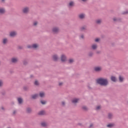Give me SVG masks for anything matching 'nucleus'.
<instances>
[{
  "mask_svg": "<svg viewBox=\"0 0 128 128\" xmlns=\"http://www.w3.org/2000/svg\"><path fill=\"white\" fill-rule=\"evenodd\" d=\"M69 6H74V2H70L69 4Z\"/></svg>",
  "mask_w": 128,
  "mask_h": 128,
  "instance_id": "nucleus-25",
  "label": "nucleus"
},
{
  "mask_svg": "<svg viewBox=\"0 0 128 128\" xmlns=\"http://www.w3.org/2000/svg\"><path fill=\"white\" fill-rule=\"evenodd\" d=\"M41 126H44V127H46V122H43L41 124Z\"/></svg>",
  "mask_w": 128,
  "mask_h": 128,
  "instance_id": "nucleus-23",
  "label": "nucleus"
},
{
  "mask_svg": "<svg viewBox=\"0 0 128 128\" xmlns=\"http://www.w3.org/2000/svg\"><path fill=\"white\" fill-rule=\"evenodd\" d=\"M85 16L86 14H81L78 15V18H80V20H84Z\"/></svg>",
  "mask_w": 128,
  "mask_h": 128,
  "instance_id": "nucleus-4",
  "label": "nucleus"
},
{
  "mask_svg": "<svg viewBox=\"0 0 128 128\" xmlns=\"http://www.w3.org/2000/svg\"><path fill=\"white\" fill-rule=\"evenodd\" d=\"M34 84L36 86H38V80H36L34 82Z\"/></svg>",
  "mask_w": 128,
  "mask_h": 128,
  "instance_id": "nucleus-29",
  "label": "nucleus"
},
{
  "mask_svg": "<svg viewBox=\"0 0 128 128\" xmlns=\"http://www.w3.org/2000/svg\"><path fill=\"white\" fill-rule=\"evenodd\" d=\"M92 54H94V53L91 52L89 53L88 56H92Z\"/></svg>",
  "mask_w": 128,
  "mask_h": 128,
  "instance_id": "nucleus-31",
  "label": "nucleus"
},
{
  "mask_svg": "<svg viewBox=\"0 0 128 128\" xmlns=\"http://www.w3.org/2000/svg\"><path fill=\"white\" fill-rule=\"evenodd\" d=\"M53 32L56 34V32H58V28H54L52 29Z\"/></svg>",
  "mask_w": 128,
  "mask_h": 128,
  "instance_id": "nucleus-10",
  "label": "nucleus"
},
{
  "mask_svg": "<svg viewBox=\"0 0 128 128\" xmlns=\"http://www.w3.org/2000/svg\"><path fill=\"white\" fill-rule=\"evenodd\" d=\"M100 106H98L96 108V110H100Z\"/></svg>",
  "mask_w": 128,
  "mask_h": 128,
  "instance_id": "nucleus-33",
  "label": "nucleus"
},
{
  "mask_svg": "<svg viewBox=\"0 0 128 128\" xmlns=\"http://www.w3.org/2000/svg\"><path fill=\"white\" fill-rule=\"evenodd\" d=\"M2 86V81L0 80V86Z\"/></svg>",
  "mask_w": 128,
  "mask_h": 128,
  "instance_id": "nucleus-38",
  "label": "nucleus"
},
{
  "mask_svg": "<svg viewBox=\"0 0 128 128\" xmlns=\"http://www.w3.org/2000/svg\"><path fill=\"white\" fill-rule=\"evenodd\" d=\"M86 30V27L84 26H83V27H82L81 28H80V30Z\"/></svg>",
  "mask_w": 128,
  "mask_h": 128,
  "instance_id": "nucleus-32",
  "label": "nucleus"
},
{
  "mask_svg": "<svg viewBox=\"0 0 128 128\" xmlns=\"http://www.w3.org/2000/svg\"><path fill=\"white\" fill-rule=\"evenodd\" d=\"M62 106H64L66 104V103L64 102H62Z\"/></svg>",
  "mask_w": 128,
  "mask_h": 128,
  "instance_id": "nucleus-42",
  "label": "nucleus"
},
{
  "mask_svg": "<svg viewBox=\"0 0 128 128\" xmlns=\"http://www.w3.org/2000/svg\"><path fill=\"white\" fill-rule=\"evenodd\" d=\"M38 46V44H33L32 45H28L27 48H36Z\"/></svg>",
  "mask_w": 128,
  "mask_h": 128,
  "instance_id": "nucleus-2",
  "label": "nucleus"
},
{
  "mask_svg": "<svg viewBox=\"0 0 128 128\" xmlns=\"http://www.w3.org/2000/svg\"><path fill=\"white\" fill-rule=\"evenodd\" d=\"M66 56L62 55L61 56L62 62H66Z\"/></svg>",
  "mask_w": 128,
  "mask_h": 128,
  "instance_id": "nucleus-8",
  "label": "nucleus"
},
{
  "mask_svg": "<svg viewBox=\"0 0 128 128\" xmlns=\"http://www.w3.org/2000/svg\"><path fill=\"white\" fill-rule=\"evenodd\" d=\"M40 116H44V111H40L38 113Z\"/></svg>",
  "mask_w": 128,
  "mask_h": 128,
  "instance_id": "nucleus-19",
  "label": "nucleus"
},
{
  "mask_svg": "<svg viewBox=\"0 0 128 128\" xmlns=\"http://www.w3.org/2000/svg\"><path fill=\"white\" fill-rule=\"evenodd\" d=\"M92 126H94V124H90V128H92Z\"/></svg>",
  "mask_w": 128,
  "mask_h": 128,
  "instance_id": "nucleus-44",
  "label": "nucleus"
},
{
  "mask_svg": "<svg viewBox=\"0 0 128 128\" xmlns=\"http://www.w3.org/2000/svg\"><path fill=\"white\" fill-rule=\"evenodd\" d=\"M82 0V2H86L88 0Z\"/></svg>",
  "mask_w": 128,
  "mask_h": 128,
  "instance_id": "nucleus-46",
  "label": "nucleus"
},
{
  "mask_svg": "<svg viewBox=\"0 0 128 128\" xmlns=\"http://www.w3.org/2000/svg\"><path fill=\"white\" fill-rule=\"evenodd\" d=\"M79 124L80 126L81 125V124Z\"/></svg>",
  "mask_w": 128,
  "mask_h": 128,
  "instance_id": "nucleus-50",
  "label": "nucleus"
},
{
  "mask_svg": "<svg viewBox=\"0 0 128 128\" xmlns=\"http://www.w3.org/2000/svg\"><path fill=\"white\" fill-rule=\"evenodd\" d=\"M52 58H53V60H54V62H56V60H58V56L56 55H54L52 56Z\"/></svg>",
  "mask_w": 128,
  "mask_h": 128,
  "instance_id": "nucleus-11",
  "label": "nucleus"
},
{
  "mask_svg": "<svg viewBox=\"0 0 128 128\" xmlns=\"http://www.w3.org/2000/svg\"><path fill=\"white\" fill-rule=\"evenodd\" d=\"M16 36V32H12L10 33V36Z\"/></svg>",
  "mask_w": 128,
  "mask_h": 128,
  "instance_id": "nucleus-13",
  "label": "nucleus"
},
{
  "mask_svg": "<svg viewBox=\"0 0 128 128\" xmlns=\"http://www.w3.org/2000/svg\"><path fill=\"white\" fill-rule=\"evenodd\" d=\"M62 82L59 83V86H62Z\"/></svg>",
  "mask_w": 128,
  "mask_h": 128,
  "instance_id": "nucleus-45",
  "label": "nucleus"
},
{
  "mask_svg": "<svg viewBox=\"0 0 128 128\" xmlns=\"http://www.w3.org/2000/svg\"><path fill=\"white\" fill-rule=\"evenodd\" d=\"M128 14V11L124 12L122 13L123 14Z\"/></svg>",
  "mask_w": 128,
  "mask_h": 128,
  "instance_id": "nucleus-34",
  "label": "nucleus"
},
{
  "mask_svg": "<svg viewBox=\"0 0 128 128\" xmlns=\"http://www.w3.org/2000/svg\"><path fill=\"white\" fill-rule=\"evenodd\" d=\"M28 64V62L24 60V64L26 65V64Z\"/></svg>",
  "mask_w": 128,
  "mask_h": 128,
  "instance_id": "nucleus-36",
  "label": "nucleus"
},
{
  "mask_svg": "<svg viewBox=\"0 0 128 128\" xmlns=\"http://www.w3.org/2000/svg\"><path fill=\"white\" fill-rule=\"evenodd\" d=\"M16 114V110H14L13 112V114Z\"/></svg>",
  "mask_w": 128,
  "mask_h": 128,
  "instance_id": "nucleus-41",
  "label": "nucleus"
},
{
  "mask_svg": "<svg viewBox=\"0 0 128 128\" xmlns=\"http://www.w3.org/2000/svg\"><path fill=\"white\" fill-rule=\"evenodd\" d=\"M96 24H102V20L100 19L97 20H96Z\"/></svg>",
  "mask_w": 128,
  "mask_h": 128,
  "instance_id": "nucleus-16",
  "label": "nucleus"
},
{
  "mask_svg": "<svg viewBox=\"0 0 128 128\" xmlns=\"http://www.w3.org/2000/svg\"><path fill=\"white\" fill-rule=\"evenodd\" d=\"M113 20H114V22H116V20H118L116 19V18H114Z\"/></svg>",
  "mask_w": 128,
  "mask_h": 128,
  "instance_id": "nucleus-39",
  "label": "nucleus"
},
{
  "mask_svg": "<svg viewBox=\"0 0 128 128\" xmlns=\"http://www.w3.org/2000/svg\"><path fill=\"white\" fill-rule=\"evenodd\" d=\"M114 126L112 124H109L107 125L108 128H112Z\"/></svg>",
  "mask_w": 128,
  "mask_h": 128,
  "instance_id": "nucleus-30",
  "label": "nucleus"
},
{
  "mask_svg": "<svg viewBox=\"0 0 128 128\" xmlns=\"http://www.w3.org/2000/svg\"><path fill=\"white\" fill-rule=\"evenodd\" d=\"M36 24H38V22H34V26H36Z\"/></svg>",
  "mask_w": 128,
  "mask_h": 128,
  "instance_id": "nucleus-37",
  "label": "nucleus"
},
{
  "mask_svg": "<svg viewBox=\"0 0 128 128\" xmlns=\"http://www.w3.org/2000/svg\"><path fill=\"white\" fill-rule=\"evenodd\" d=\"M80 38H84V35H81Z\"/></svg>",
  "mask_w": 128,
  "mask_h": 128,
  "instance_id": "nucleus-43",
  "label": "nucleus"
},
{
  "mask_svg": "<svg viewBox=\"0 0 128 128\" xmlns=\"http://www.w3.org/2000/svg\"><path fill=\"white\" fill-rule=\"evenodd\" d=\"M40 102H41V104H46V101L41 100Z\"/></svg>",
  "mask_w": 128,
  "mask_h": 128,
  "instance_id": "nucleus-27",
  "label": "nucleus"
},
{
  "mask_svg": "<svg viewBox=\"0 0 128 128\" xmlns=\"http://www.w3.org/2000/svg\"><path fill=\"white\" fill-rule=\"evenodd\" d=\"M80 100L79 98H74L72 100V104H76Z\"/></svg>",
  "mask_w": 128,
  "mask_h": 128,
  "instance_id": "nucleus-7",
  "label": "nucleus"
},
{
  "mask_svg": "<svg viewBox=\"0 0 128 128\" xmlns=\"http://www.w3.org/2000/svg\"><path fill=\"white\" fill-rule=\"evenodd\" d=\"M18 104H20L22 102V98H18Z\"/></svg>",
  "mask_w": 128,
  "mask_h": 128,
  "instance_id": "nucleus-15",
  "label": "nucleus"
},
{
  "mask_svg": "<svg viewBox=\"0 0 128 128\" xmlns=\"http://www.w3.org/2000/svg\"><path fill=\"white\" fill-rule=\"evenodd\" d=\"M6 10L4 8H0V14H4Z\"/></svg>",
  "mask_w": 128,
  "mask_h": 128,
  "instance_id": "nucleus-17",
  "label": "nucleus"
},
{
  "mask_svg": "<svg viewBox=\"0 0 128 128\" xmlns=\"http://www.w3.org/2000/svg\"><path fill=\"white\" fill-rule=\"evenodd\" d=\"M92 50H96V48H98V46L96 44H94L92 45Z\"/></svg>",
  "mask_w": 128,
  "mask_h": 128,
  "instance_id": "nucleus-14",
  "label": "nucleus"
},
{
  "mask_svg": "<svg viewBox=\"0 0 128 128\" xmlns=\"http://www.w3.org/2000/svg\"><path fill=\"white\" fill-rule=\"evenodd\" d=\"M112 118V114L110 113L108 114V118L110 120V118Z\"/></svg>",
  "mask_w": 128,
  "mask_h": 128,
  "instance_id": "nucleus-24",
  "label": "nucleus"
},
{
  "mask_svg": "<svg viewBox=\"0 0 128 128\" xmlns=\"http://www.w3.org/2000/svg\"><path fill=\"white\" fill-rule=\"evenodd\" d=\"M100 52L98 51L96 52V54H100Z\"/></svg>",
  "mask_w": 128,
  "mask_h": 128,
  "instance_id": "nucleus-47",
  "label": "nucleus"
},
{
  "mask_svg": "<svg viewBox=\"0 0 128 128\" xmlns=\"http://www.w3.org/2000/svg\"><path fill=\"white\" fill-rule=\"evenodd\" d=\"M68 62H69V63H70V64H72V62H74V60H72V59H70L69 60H68Z\"/></svg>",
  "mask_w": 128,
  "mask_h": 128,
  "instance_id": "nucleus-28",
  "label": "nucleus"
},
{
  "mask_svg": "<svg viewBox=\"0 0 128 128\" xmlns=\"http://www.w3.org/2000/svg\"><path fill=\"white\" fill-rule=\"evenodd\" d=\"M40 98H44V92H40Z\"/></svg>",
  "mask_w": 128,
  "mask_h": 128,
  "instance_id": "nucleus-21",
  "label": "nucleus"
},
{
  "mask_svg": "<svg viewBox=\"0 0 128 128\" xmlns=\"http://www.w3.org/2000/svg\"><path fill=\"white\" fill-rule=\"evenodd\" d=\"M94 70L95 72H100L102 70V68L99 66L95 67Z\"/></svg>",
  "mask_w": 128,
  "mask_h": 128,
  "instance_id": "nucleus-5",
  "label": "nucleus"
},
{
  "mask_svg": "<svg viewBox=\"0 0 128 128\" xmlns=\"http://www.w3.org/2000/svg\"><path fill=\"white\" fill-rule=\"evenodd\" d=\"M2 109L3 110H4V107H2Z\"/></svg>",
  "mask_w": 128,
  "mask_h": 128,
  "instance_id": "nucleus-48",
  "label": "nucleus"
},
{
  "mask_svg": "<svg viewBox=\"0 0 128 128\" xmlns=\"http://www.w3.org/2000/svg\"><path fill=\"white\" fill-rule=\"evenodd\" d=\"M119 80H120V82H124V77H122V76H119Z\"/></svg>",
  "mask_w": 128,
  "mask_h": 128,
  "instance_id": "nucleus-18",
  "label": "nucleus"
},
{
  "mask_svg": "<svg viewBox=\"0 0 128 128\" xmlns=\"http://www.w3.org/2000/svg\"><path fill=\"white\" fill-rule=\"evenodd\" d=\"M6 42H8V39H6V38L3 39L2 43L4 44H6Z\"/></svg>",
  "mask_w": 128,
  "mask_h": 128,
  "instance_id": "nucleus-20",
  "label": "nucleus"
},
{
  "mask_svg": "<svg viewBox=\"0 0 128 128\" xmlns=\"http://www.w3.org/2000/svg\"><path fill=\"white\" fill-rule=\"evenodd\" d=\"M28 12H30V8L28 7L24 8L22 10V12H24V14H28Z\"/></svg>",
  "mask_w": 128,
  "mask_h": 128,
  "instance_id": "nucleus-3",
  "label": "nucleus"
},
{
  "mask_svg": "<svg viewBox=\"0 0 128 128\" xmlns=\"http://www.w3.org/2000/svg\"><path fill=\"white\" fill-rule=\"evenodd\" d=\"M2 2H4V0H2Z\"/></svg>",
  "mask_w": 128,
  "mask_h": 128,
  "instance_id": "nucleus-49",
  "label": "nucleus"
},
{
  "mask_svg": "<svg viewBox=\"0 0 128 128\" xmlns=\"http://www.w3.org/2000/svg\"><path fill=\"white\" fill-rule=\"evenodd\" d=\"M95 42H100V39L99 38H96L95 40Z\"/></svg>",
  "mask_w": 128,
  "mask_h": 128,
  "instance_id": "nucleus-35",
  "label": "nucleus"
},
{
  "mask_svg": "<svg viewBox=\"0 0 128 128\" xmlns=\"http://www.w3.org/2000/svg\"><path fill=\"white\" fill-rule=\"evenodd\" d=\"M26 112L28 114H30V112H32V108H27Z\"/></svg>",
  "mask_w": 128,
  "mask_h": 128,
  "instance_id": "nucleus-22",
  "label": "nucleus"
},
{
  "mask_svg": "<svg viewBox=\"0 0 128 128\" xmlns=\"http://www.w3.org/2000/svg\"><path fill=\"white\" fill-rule=\"evenodd\" d=\"M18 60V58H12V62H13L14 64H16Z\"/></svg>",
  "mask_w": 128,
  "mask_h": 128,
  "instance_id": "nucleus-9",
  "label": "nucleus"
},
{
  "mask_svg": "<svg viewBox=\"0 0 128 128\" xmlns=\"http://www.w3.org/2000/svg\"><path fill=\"white\" fill-rule=\"evenodd\" d=\"M18 48H19L20 50H22V46H19L18 47Z\"/></svg>",
  "mask_w": 128,
  "mask_h": 128,
  "instance_id": "nucleus-40",
  "label": "nucleus"
},
{
  "mask_svg": "<svg viewBox=\"0 0 128 128\" xmlns=\"http://www.w3.org/2000/svg\"><path fill=\"white\" fill-rule=\"evenodd\" d=\"M38 96V94H35L32 96V98H33V100H36V98H37Z\"/></svg>",
  "mask_w": 128,
  "mask_h": 128,
  "instance_id": "nucleus-12",
  "label": "nucleus"
},
{
  "mask_svg": "<svg viewBox=\"0 0 128 128\" xmlns=\"http://www.w3.org/2000/svg\"><path fill=\"white\" fill-rule=\"evenodd\" d=\"M111 80L113 82H116L118 80L116 79V78L114 76H111Z\"/></svg>",
  "mask_w": 128,
  "mask_h": 128,
  "instance_id": "nucleus-6",
  "label": "nucleus"
},
{
  "mask_svg": "<svg viewBox=\"0 0 128 128\" xmlns=\"http://www.w3.org/2000/svg\"><path fill=\"white\" fill-rule=\"evenodd\" d=\"M96 82L98 84L104 86H106L107 84H108V80L106 78H99L96 80Z\"/></svg>",
  "mask_w": 128,
  "mask_h": 128,
  "instance_id": "nucleus-1",
  "label": "nucleus"
},
{
  "mask_svg": "<svg viewBox=\"0 0 128 128\" xmlns=\"http://www.w3.org/2000/svg\"><path fill=\"white\" fill-rule=\"evenodd\" d=\"M82 110H88V108H86V106H83L82 107Z\"/></svg>",
  "mask_w": 128,
  "mask_h": 128,
  "instance_id": "nucleus-26",
  "label": "nucleus"
}]
</instances>
